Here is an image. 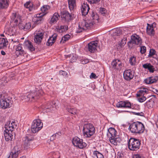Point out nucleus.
I'll list each match as a JSON object with an SVG mask.
<instances>
[{
	"label": "nucleus",
	"mask_w": 158,
	"mask_h": 158,
	"mask_svg": "<svg viewBox=\"0 0 158 158\" xmlns=\"http://www.w3.org/2000/svg\"><path fill=\"white\" fill-rule=\"evenodd\" d=\"M59 74L60 75H63L65 77H67L68 73L65 71H60L59 72Z\"/></svg>",
	"instance_id": "52"
},
{
	"label": "nucleus",
	"mask_w": 158,
	"mask_h": 158,
	"mask_svg": "<svg viewBox=\"0 0 158 158\" xmlns=\"http://www.w3.org/2000/svg\"><path fill=\"white\" fill-rule=\"evenodd\" d=\"M98 18L99 17L97 14L92 12L89 19L92 21H94V23H95L96 22H97Z\"/></svg>",
	"instance_id": "38"
},
{
	"label": "nucleus",
	"mask_w": 158,
	"mask_h": 158,
	"mask_svg": "<svg viewBox=\"0 0 158 158\" xmlns=\"http://www.w3.org/2000/svg\"><path fill=\"white\" fill-rule=\"evenodd\" d=\"M131 40L127 43V45L129 48H131L133 44L137 45L141 44L142 43L141 38L136 34H134L131 36Z\"/></svg>",
	"instance_id": "8"
},
{
	"label": "nucleus",
	"mask_w": 158,
	"mask_h": 158,
	"mask_svg": "<svg viewBox=\"0 0 158 158\" xmlns=\"http://www.w3.org/2000/svg\"><path fill=\"white\" fill-rule=\"evenodd\" d=\"M129 129L132 133H141L143 132L144 127L142 123L136 122L131 123L129 127Z\"/></svg>",
	"instance_id": "5"
},
{
	"label": "nucleus",
	"mask_w": 158,
	"mask_h": 158,
	"mask_svg": "<svg viewBox=\"0 0 158 158\" xmlns=\"http://www.w3.org/2000/svg\"><path fill=\"white\" fill-rule=\"evenodd\" d=\"M133 158H144V157L141 155L137 154L134 155Z\"/></svg>",
	"instance_id": "59"
},
{
	"label": "nucleus",
	"mask_w": 158,
	"mask_h": 158,
	"mask_svg": "<svg viewBox=\"0 0 158 158\" xmlns=\"http://www.w3.org/2000/svg\"><path fill=\"white\" fill-rule=\"evenodd\" d=\"M117 158H124V155L123 153L118 152L117 155Z\"/></svg>",
	"instance_id": "58"
},
{
	"label": "nucleus",
	"mask_w": 158,
	"mask_h": 158,
	"mask_svg": "<svg viewBox=\"0 0 158 158\" xmlns=\"http://www.w3.org/2000/svg\"><path fill=\"white\" fill-rule=\"evenodd\" d=\"M95 132V128L93 124L88 123L84 125L83 134L85 137H90L94 134Z\"/></svg>",
	"instance_id": "3"
},
{
	"label": "nucleus",
	"mask_w": 158,
	"mask_h": 158,
	"mask_svg": "<svg viewBox=\"0 0 158 158\" xmlns=\"http://www.w3.org/2000/svg\"><path fill=\"white\" fill-rule=\"evenodd\" d=\"M24 6L26 8L28 9L30 11H32L34 9L33 3L30 1L27 2L24 4Z\"/></svg>",
	"instance_id": "31"
},
{
	"label": "nucleus",
	"mask_w": 158,
	"mask_h": 158,
	"mask_svg": "<svg viewBox=\"0 0 158 158\" xmlns=\"http://www.w3.org/2000/svg\"><path fill=\"white\" fill-rule=\"evenodd\" d=\"M24 45V48L30 51H33L35 50V48L33 44L29 40L25 41Z\"/></svg>",
	"instance_id": "22"
},
{
	"label": "nucleus",
	"mask_w": 158,
	"mask_h": 158,
	"mask_svg": "<svg viewBox=\"0 0 158 158\" xmlns=\"http://www.w3.org/2000/svg\"><path fill=\"white\" fill-rule=\"evenodd\" d=\"M54 109V105H53V106H50L49 107H48L47 108L46 107L45 109L47 112H49L52 111V110H53Z\"/></svg>",
	"instance_id": "51"
},
{
	"label": "nucleus",
	"mask_w": 158,
	"mask_h": 158,
	"mask_svg": "<svg viewBox=\"0 0 158 158\" xmlns=\"http://www.w3.org/2000/svg\"><path fill=\"white\" fill-rule=\"evenodd\" d=\"M70 38V36L69 34H67L63 37L60 41L61 44H63L68 41Z\"/></svg>",
	"instance_id": "42"
},
{
	"label": "nucleus",
	"mask_w": 158,
	"mask_h": 158,
	"mask_svg": "<svg viewBox=\"0 0 158 158\" xmlns=\"http://www.w3.org/2000/svg\"><path fill=\"white\" fill-rule=\"evenodd\" d=\"M156 53V51L153 49H150L149 54V56H152L154 55Z\"/></svg>",
	"instance_id": "53"
},
{
	"label": "nucleus",
	"mask_w": 158,
	"mask_h": 158,
	"mask_svg": "<svg viewBox=\"0 0 158 158\" xmlns=\"http://www.w3.org/2000/svg\"><path fill=\"white\" fill-rule=\"evenodd\" d=\"M56 29L57 32L61 33L66 31L68 29V27L66 25H59L56 27Z\"/></svg>",
	"instance_id": "34"
},
{
	"label": "nucleus",
	"mask_w": 158,
	"mask_h": 158,
	"mask_svg": "<svg viewBox=\"0 0 158 158\" xmlns=\"http://www.w3.org/2000/svg\"><path fill=\"white\" fill-rule=\"evenodd\" d=\"M153 102L152 100H149L145 104L148 108H151L153 107Z\"/></svg>",
	"instance_id": "46"
},
{
	"label": "nucleus",
	"mask_w": 158,
	"mask_h": 158,
	"mask_svg": "<svg viewBox=\"0 0 158 158\" xmlns=\"http://www.w3.org/2000/svg\"><path fill=\"white\" fill-rule=\"evenodd\" d=\"M31 23L30 22L26 23L25 24L24 30L29 29L31 27Z\"/></svg>",
	"instance_id": "48"
},
{
	"label": "nucleus",
	"mask_w": 158,
	"mask_h": 158,
	"mask_svg": "<svg viewBox=\"0 0 158 158\" xmlns=\"http://www.w3.org/2000/svg\"><path fill=\"white\" fill-rule=\"evenodd\" d=\"M109 140L112 144L114 145H117L120 143L121 139L117 135L115 137H112V138H109Z\"/></svg>",
	"instance_id": "23"
},
{
	"label": "nucleus",
	"mask_w": 158,
	"mask_h": 158,
	"mask_svg": "<svg viewBox=\"0 0 158 158\" xmlns=\"http://www.w3.org/2000/svg\"><path fill=\"white\" fill-rule=\"evenodd\" d=\"M90 8L87 3L84 2L81 6V10L82 15L85 16L88 13Z\"/></svg>",
	"instance_id": "20"
},
{
	"label": "nucleus",
	"mask_w": 158,
	"mask_h": 158,
	"mask_svg": "<svg viewBox=\"0 0 158 158\" xmlns=\"http://www.w3.org/2000/svg\"><path fill=\"white\" fill-rule=\"evenodd\" d=\"M23 140L24 142V148L27 149V148L30 145V142L33 140V138L32 136L29 135H27L25 137L23 138Z\"/></svg>",
	"instance_id": "18"
},
{
	"label": "nucleus",
	"mask_w": 158,
	"mask_h": 158,
	"mask_svg": "<svg viewBox=\"0 0 158 158\" xmlns=\"http://www.w3.org/2000/svg\"><path fill=\"white\" fill-rule=\"evenodd\" d=\"M112 68L117 70H120L122 67V64L121 61L118 59L114 60L111 62Z\"/></svg>",
	"instance_id": "15"
},
{
	"label": "nucleus",
	"mask_w": 158,
	"mask_h": 158,
	"mask_svg": "<svg viewBox=\"0 0 158 158\" xmlns=\"http://www.w3.org/2000/svg\"><path fill=\"white\" fill-rule=\"evenodd\" d=\"M56 134L53 135L51 137V139L52 140H53L55 139L56 137Z\"/></svg>",
	"instance_id": "61"
},
{
	"label": "nucleus",
	"mask_w": 158,
	"mask_h": 158,
	"mask_svg": "<svg viewBox=\"0 0 158 158\" xmlns=\"http://www.w3.org/2000/svg\"><path fill=\"white\" fill-rule=\"evenodd\" d=\"M60 155L58 152H54L51 153L48 158H60Z\"/></svg>",
	"instance_id": "39"
},
{
	"label": "nucleus",
	"mask_w": 158,
	"mask_h": 158,
	"mask_svg": "<svg viewBox=\"0 0 158 158\" xmlns=\"http://www.w3.org/2000/svg\"><path fill=\"white\" fill-rule=\"evenodd\" d=\"M60 18V15L57 13H55L51 18L50 20V23L53 24L56 23Z\"/></svg>",
	"instance_id": "35"
},
{
	"label": "nucleus",
	"mask_w": 158,
	"mask_h": 158,
	"mask_svg": "<svg viewBox=\"0 0 158 158\" xmlns=\"http://www.w3.org/2000/svg\"><path fill=\"white\" fill-rule=\"evenodd\" d=\"M141 143L139 140L135 138H131L128 143V148L132 151H136L139 149Z\"/></svg>",
	"instance_id": "6"
},
{
	"label": "nucleus",
	"mask_w": 158,
	"mask_h": 158,
	"mask_svg": "<svg viewBox=\"0 0 158 158\" xmlns=\"http://www.w3.org/2000/svg\"><path fill=\"white\" fill-rule=\"evenodd\" d=\"M69 7L70 10H72L76 6V0H67Z\"/></svg>",
	"instance_id": "36"
},
{
	"label": "nucleus",
	"mask_w": 158,
	"mask_h": 158,
	"mask_svg": "<svg viewBox=\"0 0 158 158\" xmlns=\"http://www.w3.org/2000/svg\"><path fill=\"white\" fill-rule=\"evenodd\" d=\"M4 33L6 36H14L16 35V29L15 27H13L9 29L6 28L4 31Z\"/></svg>",
	"instance_id": "21"
},
{
	"label": "nucleus",
	"mask_w": 158,
	"mask_h": 158,
	"mask_svg": "<svg viewBox=\"0 0 158 158\" xmlns=\"http://www.w3.org/2000/svg\"><path fill=\"white\" fill-rule=\"evenodd\" d=\"M50 9V6L48 5H44L41 8V10L44 13V14H46L48 12V10Z\"/></svg>",
	"instance_id": "43"
},
{
	"label": "nucleus",
	"mask_w": 158,
	"mask_h": 158,
	"mask_svg": "<svg viewBox=\"0 0 158 158\" xmlns=\"http://www.w3.org/2000/svg\"><path fill=\"white\" fill-rule=\"evenodd\" d=\"M11 98L8 96L6 94L3 93L0 94V107L5 109L10 108L11 106Z\"/></svg>",
	"instance_id": "4"
},
{
	"label": "nucleus",
	"mask_w": 158,
	"mask_h": 158,
	"mask_svg": "<svg viewBox=\"0 0 158 158\" xmlns=\"http://www.w3.org/2000/svg\"><path fill=\"white\" fill-rule=\"evenodd\" d=\"M9 5V0H0V9L7 8Z\"/></svg>",
	"instance_id": "28"
},
{
	"label": "nucleus",
	"mask_w": 158,
	"mask_h": 158,
	"mask_svg": "<svg viewBox=\"0 0 158 158\" xmlns=\"http://www.w3.org/2000/svg\"><path fill=\"white\" fill-rule=\"evenodd\" d=\"M158 80V76H155L149 77L144 80L145 82L147 84L156 83Z\"/></svg>",
	"instance_id": "26"
},
{
	"label": "nucleus",
	"mask_w": 158,
	"mask_h": 158,
	"mask_svg": "<svg viewBox=\"0 0 158 158\" xmlns=\"http://www.w3.org/2000/svg\"><path fill=\"white\" fill-rule=\"evenodd\" d=\"M127 40V38H124L120 42L118 43L116 46L118 50L121 51L123 49L124 46L126 44Z\"/></svg>",
	"instance_id": "24"
},
{
	"label": "nucleus",
	"mask_w": 158,
	"mask_h": 158,
	"mask_svg": "<svg viewBox=\"0 0 158 158\" xmlns=\"http://www.w3.org/2000/svg\"><path fill=\"white\" fill-rule=\"evenodd\" d=\"M136 114L138 115L142 116L143 115V112H140V113H139V112L136 113Z\"/></svg>",
	"instance_id": "62"
},
{
	"label": "nucleus",
	"mask_w": 158,
	"mask_h": 158,
	"mask_svg": "<svg viewBox=\"0 0 158 158\" xmlns=\"http://www.w3.org/2000/svg\"><path fill=\"white\" fill-rule=\"evenodd\" d=\"M22 45L21 44H19L18 45L16 48V51H20L22 52L23 51V48L22 47Z\"/></svg>",
	"instance_id": "50"
},
{
	"label": "nucleus",
	"mask_w": 158,
	"mask_h": 158,
	"mask_svg": "<svg viewBox=\"0 0 158 158\" xmlns=\"http://www.w3.org/2000/svg\"><path fill=\"white\" fill-rule=\"evenodd\" d=\"M95 24L94 21H92L89 19L83 20L79 23L78 27L76 30V32L80 33L83 31L90 29Z\"/></svg>",
	"instance_id": "2"
},
{
	"label": "nucleus",
	"mask_w": 158,
	"mask_h": 158,
	"mask_svg": "<svg viewBox=\"0 0 158 158\" xmlns=\"http://www.w3.org/2000/svg\"><path fill=\"white\" fill-rule=\"evenodd\" d=\"M42 127V123L40 119L34 120L32 123L31 131L33 133H35L39 131Z\"/></svg>",
	"instance_id": "7"
},
{
	"label": "nucleus",
	"mask_w": 158,
	"mask_h": 158,
	"mask_svg": "<svg viewBox=\"0 0 158 158\" xmlns=\"http://www.w3.org/2000/svg\"><path fill=\"white\" fill-rule=\"evenodd\" d=\"M148 91V89L146 88H141L136 94L137 97L142 96L146 94Z\"/></svg>",
	"instance_id": "32"
},
{
	"label": "nucleus",
	"mask_w": 158,
	"mask_h": 158,
	"mask_svg": "<svg viewBox=\"0 0 158 158\" xmlns=\"http://www.w3.org/2000/svg\"><path fill=\"white\" fill-rule=\"evenodd\" d=\"M136 58L134 56L131 57L129 59V61L130 64L132 65H134L136 63Z\"/></svg>",
	"instance_id": "45"
},
{
	"label": "nucleus",
	"mask_w": 158,
	"mask_h": 158,
	"mask_svg": "<svg viewBox=\"0 0 158 158\" xmlns=\"http://www.w3.org/2000/svg\"><path fill=\"white\" fill-rule=\"evenodd\" d=\"M43 94V91L41 89L39 90H36L35 92H30L27 95H23L21 96V98L22 100H24L25 102L33 101L38 99Z\"/></svg>",
	"instance_id": "1"
},
{
	"label": "nucleus",
	"mask_w": 158,
	"mask_h": 158,
	"mask_svg": "<svg viewBox=\"0 0 158 158\" xmlns=\"http://www.w3.org/2000/svg\"><path fill=\"white\" fill-rule=\"evenodd\" d=\"M7 44L6 39L3 38H0V49H3L6 47Z\"/></svg>",
	"instance_id": "37"
},
{
	"label": "nucleus",
	"mask_w": 158,
	"mask_h": 158,
	"mask_svg": "<svg viewBox=\"0 0 158 158\" xmlns=\"http://www.w3.org/2000/svg\"><path fill=\"white\" fill-rule=\"evenodd\" d=\"M143 67L145 69H148L150 73H153L155 69L154 67L150 63H146L143 65Z\"/></svg>",
	"instance_id": "29"
},
{
	"label": "nucleus",
	"mask_w": 158,
	"mask_h": 158,
	"mask_svg": "<svg viewBox=\"0 0 158 158\" xmlns=\"http://www.w3.org/2000/svg\"><path fill=\"white\" fill-rule=\"evenodd\" d=\"M155 27L156 23H153L151 25L148 23L147 27V34L151 36L153 35L155 33L154 28Z\"/></svg>",
	"instance_id": "19"
},
{
	"label": "nucleus",
	"mask_w": 158,
	"mask_h": 158,
	"mask_svg": "<svg viewBox=\"0 0 158 158\" xmlns=\"http://www.w3.org/2000/svg\"><path fill=\"white\" fill-rule=\"evenodd\" d=\"M98 41H94L89 43L87 46L88 50L91 53H94L97 50Z\"/></svg>",
	"instance_id": "13"
},
{
	"label": "nucleus",
	"mask_w": 158,
	"mask_h": 158,
	"mask_svg": "<svg viewBox=\"0 0 158 158\" xmlns=\"http://www.w3.org/2000/svg\"><path fill=\"white\" fill-rule=\"evenodd\" d=\"M154 92L158 95V90L156 89H154Z\"/></svg>",
	"instance_id": "63"
},
{
	"label": "nucleus",
	"mask_w": 158,
	"mask_h": 158,
	"mask_svg": "<svg viewBox=\"0 0 158 158\" xmlns=\"http://www.w3.org/2000/svg\"><path fill=\"white\" fill-rule=\"evenodd\" d=\"M90 4H94L98 3L100 0H87Z\"/></svg>",
	"instance_id": "54"
},
{
	"label": "nucleus",
	"mask_w": 158,
	"mask_h": 158,
	"mask_svg": "<svg viewBox=\"0 0 158 158\" xmlns=\"http://www.w3.org/2000/svg\"><path fill=\"white\" fill-rule=\"evenodd\" d=\"M146 50V47L144 46H142L140 47V51L141 54L144 53Z\"/></svg>",
	"instance_id": "49"
},
{
	"label": "nucleus",
	"mask_w": 158,
	"mask_h": 158,
	"mask_svg": "<svg viewBox=\"0 0 158 158\" xmlns=\"http://www.w3.org/2000/svg\"><path fill=\"white\" fill-rule=\"evenodd\" d=\"M20 152V150L18 149V147H15L12 151L10 155L13 158H16Z\"/></svg>",
	"instance_id": "30"
},
{
	"label": "nucleus",
	"mask_w": 158,
	"mask_h": 158,
	"mask_svg": "<svg viewBox=\"0 0 158 158\" xmlns=\"http://www.w3.org/2000/svg\"><path fill=\"white\" fill-rule=\"evenodd\" d=\"M16 127V123L15 121L13 120L7 122L5 125V131L7 132L10 131V132H12Z\"/></svg>",
	"instance_id": "11"
},
{
	"label": "nucleus",
	"mask_w": 158,
	"mask_h": 158,
	"mask_svg": "<svg viewBox=\"0 0 158 158\" xmlns=\"http://www.w3.org/2000/svg\"><path fill=\"white\" fill-rule=\"evenodd\" d=\"M94 158H104L103 155L97 151H94L93 152Z\"/></svg>",
	"instance_id": "40"
},
{
	"label": "nucleus",
	"mask_w": 158,
	"mask_h": 158,
	"mask_svg": "<svg viewBox=\"0 0 158 158\" xmlns=\"http://www.w3.org/2000/svg\"><path fill=\"white\" fill-rule=\"evenodd\" d=\"M19 22V29H23L24 30L25 24L20 23V21Z\"/></svg>",
	"instance_id": "55"
},
{
	"label": "nucleus",
	"mask_w": 158,
	"mask_h": 158,
	"mask_svg": "<svg viewBox=\"0 0 158 158\" xmlns=\"http://www.w3.org/2000/svg\"><path fill=\"white\" fill-rule=\"evenodd\" d=\"M57 36V34H53L52 36L50 37L48 39L47 43V45L48 46L52 45L55 42Z\"/></svg>",
	"instance_id": "27"
},
{
	"label": "nucleus",
	"mask_w": 158,
	"mask_h": 158,
	"mask_svg": "<svg viewBox=\"0 0 158 158\" xmlns=\"http://www.w3.org/2000/svg\"><path fill=\"white\" fill-rule=\"evenodd\" d=\"M117 132L114 128L110 127L108 129L107 135L109 138L117 136Z\"/></svg>",
	"instance_id": "25"
},
{
	"label": "nucleus",
	"mask_w": 158,
	"mask_h": 158,
	"mask_svg": "<svg viewBox=\"0 0 158 158\" xmlns=\"http://www.w3.org/2000/svg\"><path fill=\"white\" fill-rule=\"evenodd\" d=\"M44 14L40 13L35 15L32 19V21L35 24H39L41 23L43 20V16Z\"/></svg>",
	"instance_id": "16"
},
{
	"label": "nucleus",
	"mask_w": 158,
	"mask_h": 158,
	"mask_svg": "<svg viewBox=\"0 0 158 158\" xmlns=\"http://www.w3.org/2000/svg\"><path fill=\"white\" fill-rule=\"evenodd\" d=\"M123 78L127 81H129L132 79L134 77L132 71L131 69L126 70L123 73Z\"/></svg>",
	"instance_id": "14"
},
{
	"label": "nucleus",
	"mask_w": 158,
	"mask_h": 158,
	"mask_svg": "<svg viewBox=\"0 0 158 158\" xmlns=\"http://www.w3.org/2000/svg\"><path fill=\"white\" fill-rule=\"evenodd\" d=\"M89 61V59H82L81 60V63L83 64H86L88 63Z\"/></svg>",
	"instance_id": "56"
},
{
	"label": "nucleus",
	"mask_w": 158,
	"mask_h": 158,
	"mask_svg": "<svg viewBox=\"0 0 158 158\" xmlns=\"http://www.w3.org/2000/svg\"><path fill=\"white\" fill-rule=\"evenodd\" d=\"M62 17L66 21H69L71 19V15L68 12H65L62 15Z\"/></svg>",
	"instance_id": "41"
},
{
	"label": "nucleus",
	"mask_w": 158,
	"mask_h": 158,
	"mask_svg": "<svg viewBox=\"0 0 158 158\" xmlns=\"http://www.w3.org/2000/svg\"><path fill=\"white\" fill-rule=\"evenodd\" d=\"M138 97V100L140 102H142L146 100V98L143 96H139Z\"/></svg>",
	"instance_id": "47"
},
{
	"label": "nucleus",
	"mask_w": 158,
	"mask_h": 158,
	"mask_svg": "<svg viewBox=\"0 0 158 158\" xmlns=\"http://www.w3.org/2000/svg\"><path fill=\"white\" fill-rule=\"evenodd\" d=\"M44 35V32L40 31H36L34 33V40L35 42L38 44L42 41Z\"/></svg>",
	"instance_id": "10"
},
{
	"label": "nucleus",
	"mask_w": 158,
	"mask_h": 158,
	"mask_svg": "<svg viewBox=\"0 0 158 158\" xmlns=\"http://www.w3.org/2000/svg\"><path fill=\"white\" fill-rule=\"evenodd\" d=\"M90 78H96V75L94 73H92L90 75Z\"/></svg>",
	"instance_id": "60"
},
{
	"label": "nucleus",
	"mask_w": 158,
	"mask_h": 158,
	"mask_svg": "<svg viewBox=\"0 0 158 158\" xmlns=\"http://www.w3.org/2000/svg\"><path fill=\"white\" fill-rule=\"evenodd\" d=\"M66 110L69 112L73 115L76 114L77 113V110L75 108L67 107Z\"/></svg>",
	"instance_id": "44"
},
{
	"label": "nucleus",
	"mask_w": 158,
	"mask_h": 158,
	"mask_svg": "<svg viewBox=\"0 0 158 158\" xmlns=\"http://www.w3.org/2000/svg\"><path fill=\"white\" fill-rule=\"evenodd\" d=\"M1 53L2 55H5L6 54L5 52L3 51H1Z\"/></svg>",
	"instance_id": "64"
},
{
	"label": "nucleus",
	"mask_w": 158,
	"mask_h": 158,
	"mask_svg": "<svg viewBox=\"0 0 158 158\" xmlns=\"http://www.w3.org/2000/svg\"><path fill=\"white\" fill-rule=\"evenodd\" d=\"M116 106L118 108H127L130 109L131 108V104L128 101H120L118 102L116 105Z\"/></svg>",
	"instance_id": "12"
},
{
	"label": "nucleus",
	"mask_w": 158,
	"mask_h": 158,
	"mask_svg": "<svg viewBox=\"0 0 158 158\" xmlns=\"http://www.w3.org/2000/svg\"><path fill=\"white\" fill-rule=\"evenodd\" d=\"M100 11L101 13L103 15H105L106 10L104 8H101L100 9Z\"/></svg>",
	"instance_id": "57"
},
{
	"label": "nucleus",
	"mask_w": 158,
	"mask_h": 158,
	"mask_svg": "<svg viewBox=\"0 0 158 158\" xmlns=\"http://www.w3.org/2000/svg\"><path fill=\"white\" fill-rule=\"evenodd\" d=\"M12 134V132H10V131L7 132L4 131V134L6 141H8L10 140H11L13 139V137Z\"/></svg>",
	"instance_id": "33"
},
{
	"label": "nucleus",
	"mask_w": 158,
	"mask_h": 158,
	"mask_svg": "<svg viewBox=\"0 0 158 158\" xmlns=\"http://www.w3.org/2000/svg\"><path fill=\"white\" fill-rule=\"evenodd\" d=\"M72 142L74 146L80 149L85 147L87 145L85 143L83 142L82 139H80L77 137H75L73 138Z\"/></svg>",
	"instance_id": "9"
},
{
	"label": "nucleus",
	"mask_w": 158,
	"mask_h": 158,
	"mask_svg": "<svg viewBox=\"0 0 158 158\" xmlns=\"http://www.w3.org/2000/svg\"><path fill=\"white\" fill-rule=\"evenodd\" d=\"M21 17L18 14L16 13H14L12 14L10 16L11 23H14L15 25H17L19 22H20L21 20Z\"/></svg>",
	"instance_id": "17"
}]
</instances>
